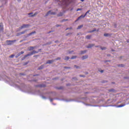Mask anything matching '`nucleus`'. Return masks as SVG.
Returning a JSON list of instances; mask_svg holds the SVG:
<instances>
[{
    "instance_id": "obj_26",
    "label": "nucleus",
    "mask_w": 129,
    "mask_h": 129,
    "mask_svg": "<svg viewBox=\"0 0 129 129\" xmlns=\"http://www.w3.org/2000/svg\"><path fill=\"white\" fill-rule=\"evenodd\" d=\"M86 52V50L82 51H81V54H84Z\"/></svg>"
},
{
    "instance_id": "obj_16",
    "label": "nucleus",
    "mask_w": 129,
    "mask_h": 129,
    "mask_svg": "<svg viewBox=\"0 0 129 129\" xmlns=\"http://www.w3.org/2000/svg\"><path fill=\"white\" fill-rule=\"evenodd\" d=\"M82 27H83V25L79 26L77 28V30H80V29H81V28H82Z\"/></svg>"
},
{
    "instance_id": "obj_40",
    "label": "nucleus",
    "mask_w": 129,
    "mask_h": 129,
    "mask_svg": "<svg viewBox=\"0 0 129 129\" xmlns=\"http://www.w3.org/2000/svg\"><path fill=\"white\" fill-rule=\"evenodd\" d=\"M120 67H123V66H122V64H121L120 66H119Z\"/></svg>"
},
{
    "instance_id": "obj_33",
    "label": "nucleus",
    "mask_w": 129,
    "mask_h": 129,
    "mask_svg": "<svg viewBox=\"0 0 129 129\" xmlns=\"http://www.w3.org/2000/svg\"><path fill=\"white\" fill-rule=\"evenodd\" d=\"M80 76V77H85V76H83L82 75H81Z\"/></svg>"
},
{
    "instance_id": "obj_41",
    "label": "nucleus",
    "mask_w": 129,
    "mask_h": 129,
    "mask_svg": "<svg viewBox=\"0 0 129 129\" xmlns=\"http://www.w3.org/2000/svg\"><path fill=\"white\" fill-rule=\"evenodd\" d=\"M109 92L112 91V90H109Z\"/></svg>"
},
{
    "instance_id": "obj_47",
    "label": "nucleus",
    "mask_w": 129,
    "mask_h": 129,
    "mask_svg": "<svg viewBox=\"0 0 129 129\" xmlns=\"http://www.w3.org/2000/svg\"><path fill=\"white\" fill-rule=\"evenodd\" d=\"M125 78V79H126V78Z\"/></svg>"
},
{
    "instance_id": "obj_34",
    "label": "nucleus",
    "mask_w": 129,
    "mask_h": 129,
    "mask_svg": "<svg viewBox=\"0 0 129 129\" xmlns=\"http://www.w3.org/2000/svg\"><path fill=\"white\" fill-rule=\"evenodd\" d=\"M87 13L86 12L85 14V15H84L85 17H86V16H87Z\"/></svg>"
},
{
    "instance_id": "obj_38",
    "label": "nucleus",
    "mask_w": 129,
    "mask_h": 129,
    "mask_svg": "<svg viewBox=\"0 0 129 129\" xmlns=\"http://www.w3.org/2000/svg\"><path fill=\"white\" fill-rule=\"evenodd\" d=\"M56 27H60V25H56Z\"/></svg>"
},
{
    "instance_id": "obj_20",
    "label": "nucleus",
    "mask_w": 129,
    "mask_h": 129,
    "mask_svg": "<svg viewBox=\"0 0 129 129\" xmlns=\"http://www.w3.org/2000/svg\"><path fill=\"white\" fill-rule=\"evenodd\" d=\"M104 36L105 37H108V36H110V35H109V34H108V33H105V34H104Z\"/></svg>"
},
{
    "instance_id": "obj_23",
    "label": "nucleus",
    "mask_w": 129,
    "mask_h": 129,
    "mask_svg": "<svg viewBox=\"0 0 129 129\" xmlns=\"http://www.w3.org/2000/svg\"><path fill=\"white\" fill-rule=\"evenodd\" d=\"M76 58H77L76 56H73L71 58V59H76Z\"/></svg>"
},
{
    "instance_id": "obj_30",
    "label": "nucleus",
    "mask_w": 129,
    "mask_h": 129,
    "mask_svg": "<svg viewBox=\"0 0 129 129\" xmlns=\"http://www.w3.org/2000/svg\"><path fill=\"white\" fill-rule=\"evenodd\" d=\"M75 67H76V68H77V69L79 68V67H78V66H77L76 65H75Z\"/></svg>"
},
{
    "instance_id": "obj_8",
    "label": "nucleus",
    "mask_w": 129,
    "mask_h": 129,
    "mask_svg": "<svg viewBox=\"0 0 129 129\" xmlns=\"http://www.w3.org/2000/svg\"><path fill=\"white\" fill-rule=\"evenodd\" d=\"M82 18H85V16H84V15H81L79 17H78V18L75 22H77V21H79V20H80V19H82Z\"/></svg>"
},
{
    "instance_id": "obj_27",
    "label": "nucleus",
    "mask_w": 129,
    "mask_h": 129,
    "mask_svg": "<svg viewBox=\"0 0 129 129\" xmlns=\"http://www.w3.org/2000/svg\"><path fill=\"white\" fill-rule=\"evenodd\" d=\"M101 50H105V49H106V47H101Z\"/></svg>"
},
{
    "instance_id": "obj_1",
    "label": "nucleus",
    "mask_w": 129,
    "mask_h": 129,
    "mask_svg": "<svg viewBox=\"0 0 129 129\" xmlns=\"http://www.w3.org/2000/svg\"><path fill=\"white\" fill-rule=\"evenodd\" d=\"M37 53H39V51L33 50L31 53L27 54L24 56V59H25V58H27V57L29 56H31L32 55H33V54H37Z\"/></svg>"
},
{
    "instance_id": "obj_14",
    "label": "nucleus",
    "mask_w": 129,
    "mask_h": 129,
    "mask_svg": "<svg viewBox=\"0 0 129 129\" xmlns=\"http://www.w3.org/2000/svg\"><path fill=\"white\" fill-rule=\"evenodd\" d=\"M33 34H36V31H33L28 34V36H32Z\"/></svg>"
},
{
    "instance_id": "obj_18",
    "label": "nucleus",
    "mask_w": 129,
    "mask_h": 129,
    "mask_svg": "<svg viewBox=\"0 0 129 129\" xmlns=\"http://www.w3.org/2000/svg\"><path fill=\"white\" fill-rule=\"evenodd\" d=\"M38 15V13L36 12L34 15H30V17H35V16H37Z\"/></svg>"
},
{
    "instance_id": "obj_13",
    "label": "nucleus",
    "mask_w": 129,
    "mask_h": 129,
    "mask_svg": "<svg viewBox=\"0 0 129 129\" xmlns=\"http://www.w3.org/2000/svg\"><path fill=\"white\" fill-rule=\"evenodd\" d=\"M24 53H25V52H24V51H21V52H20L18 54V56H16V58H18V57H19V56H21V55L24 54Z\"/></svg>"
},
{
    "instance_id": "obj_6",
    "label": "nucleus",
    "mask_w": 129,
    "mask_h": 129,
    "mask_svg": "<svg viewBox=\"0 0 129 129\" xmlns=\"http://www.w3.org/2000/svg\"><path fill=\"white\" fill-rule=\"evenodd\" d=\"M99 32V28L96 30V28H94V29L91 31H88V33H93V32Z\"/></svg>"
},
{
    "instance_id": "obj_10",
    "label": "nucleus",
    "mask_w": 129,
    "mask_h": 129,
    "mask_svg": "<svg viewBox=\"0 0 129 129\" xmlns=\"http://www.w3.org/2000/svg\"><path fill=\"white\" fill-rule=\"evenodd\" d=\"M53 62H54V60H47V61L46 62V64H52Z\"/></svg>"
},
{
    "instance_id": "obj_37",
    "label": "nucleus",
    "mask_w": 129,
    "mask_h": 129,
    "mask_svg": "<svg viewBox=\"0 0 129 129\" xmlns=\"http://www.w3.org/2000/svg\"><path fill=\"white\" fill-rule=\"evenodd\" d=\"M40 86V87H45V86H43V85H41Z\"/></svg>"
},
{
    "instance_id": "obj_45",
    "label": "nucleus",
    "mask_w": 129,
    "mask_h": 129,
    "mask_svg": "<svg viewBox=\"0 0 129 129\" xmlns=\"http://www.w3.org/2000/svg\"><path fill=\"white\" fill-rule=\"evenodd\" d=\"M96 47L97 48H98L99 46H96Z\"/></svg>"
},
{
    "instance_id": "obj_24",
    "label": "nucleus",
    "mask_w": 129,
    "mask_h": 129,
    "mask_svg": "<svg viewBox=\"0 0 129 129\" xmlns=\"http://www.w3.org/2000/svg\"><path fill=\"white\" fill-rule=\"evenodd\" d=\"M67 30H72V27L71 28H67L66 30L67 31Z\"/></svg>"
},
{
    "instance_id": "obj_9",
    "label": "nucleus",
    "mask_w": 129,
    "mask_h": 129,
    "mask_svg": "<svg viewBox=\"0 0 129 129\" xmlns=\"http://www.w3.org/2000/svg\"><path fill=\"white\" fill-rule=\"evenodd\" d=\"M94 46V44H89V45L87 46V48H88V49H89L90 48H92V47H93Z\"/></svg>"
},
{
    "instance_id": "obj_2",
    "label": "nucleus",
    "mask_w": 129,
    "mask_h": 129,
    "mask_svg": "<svg viewBox=\"0 0 129 129\" xmlns=\"http://www.w3.org/2000/svg\"><path fill=\"white\" fill-rule=\"evenodd\" d=\"M16 40H7L6 43H7L8 45H13L15 42H16Z\"/></svg>"
},
{
    "instance_id": "obj_42",
    "label": "nucleus",
    "mask_w": 129,
    "mask_h": 129,
    "mask_svg": "<svg viewBox=\"0 0 129 129\" xmlns=\"http://www.w3.org/2000/svg\"><path fill=\"white\" fill-rule=\"evenodd\" d=\"M81 2H84V0H81Z\"/></svg>"
},
{
    "instance_id": "obj_19",
    "label": "nucleus",
    "mask_w": 129,
    "mask_h": 129,
    "mask_svg": "<svg viewBox=\"0 0 129 129\" xmlns=\"http://www.w3.org/2000/svg\"><path fill=\"white\" fill-rule=\"evenodd\" d=\"M91 38V35H87L86 36V38L89 39Z\"/></svg>"
},
{
    "instance_id": "obj_22",
    "label": "nucleus",
    "mask_w": 129,
    "mask_h": 129,
    "mask_svg": "<svg viewBox=\"0 0 129 129\" xmlns=\"http://www.w3.org/2000/svg\"><path fill=\"white\" fill-rule=\"evenodd\" d=\"M64 60H69V57L68 56H66L64 58Z\"/></svg>"
},
{
    "instance_id": "obj_15",
    "label": "nucleus",
    "mask_w": 129,
    "mask_h": 129,
    "mask_svg": "<svg viewBox=\"0 0 129 129\" xmlns=\"http://www.w3.org/2000/svg\"><path fill=\"white\" fill-rule=\"evenodd\" d=\"M43 68H44V65L39 67L38 69V70H41V69H43Z\"/></svg>"
},
{
    "instance_id": "obj_29",
    "label": "nucleus",
    "mask_w": 129,
    "mask_h": 129,
    "mask_svg": "<svg viewBox=\"0 0 129 129\" xmlns=\"http://www.w3.org/2000/svg\"><path fill=\"white\" fill-rule=\"evenodd\" d=\"M28 63H29V61L26 62H25V63H24V66H26V65H27V64H28Z\"/></svg>"
},
{
    "instance_id": "obj_3",
    "label": "nucleus",
    "mask_w": 129,
    "mask_h": 129,
    "mask_svg": "<svg viewBox=\"0 0 129 129\" xmlns=\"http://www.w3.org/2000/svg\"><path fill=\"white\" fill-rule=\"evenodd\" d=\"M4 32V25L3 23H0V33Z\"/></svg>"
},
{
    "instance_id": "obj_39",
    "label": "nucleus",
    "mask_w": 129,
    "mask_h": 129,
    "mask_svg": "<svg viewBox=\"0 0 129 129\" xmlns=\"http://www.w3.org/2000/svg\"><path fill=\"white\" fill-rule=\"evenodd\" d=\"M100 72H101V73H103V70H101V71H100Z\"/></svg>"
},
{
    "instance_id": "obj_17",
    "label": "nucleus",
    "mask_w": 129,
    "mask_h": 129,
    "mask_svg": "<svg viewBox=\"0 0 129 129\" xmlns=\"http://www.w3.org/2000/svg\"><path fill=\"white\" fill-rule=\"evenodd\" d=\"M124 105H125V104H121L117 106V107H122L124 106Z\"/></svg>"
},
{
    "instance_id": "obj_43",
    "label": "nucleus",
    "mask_w": 129,
    "mask_h": 129,
    "mask_svg": "<svg viewBox=\"0 0 129 129\" xmlns=\"http://www.w3.org/2000/svg\"><path fill=\"white\" fill-rule=\"evenodd\" d=\"M52 31H49V32H48V34H50V33H51Z\"/></svg>"
},
{
    "instance_id": "obj_11",
    "label": "nucleus",
    "mask_w": 129,
    "mask_h": 129,
    "mask_svg": "<svg viewBox=\"0 0 129 129\" xmlns=\"http://www.w3.org/2000/svg\"><path fill=\"white\" fill-rule=\"evenodd\" d=\"M26 32H27V30H25L24 31L20 32L19 33H18L17 34V36H20V35H23V34H25V33H26Z\"/></svg>"
},
{
    "instance_id": "obj_4",
    "label": "nucleus",
    "mask_w": 129,
    "mask_h": 129,
    "mask_svg": "<svg viewBox=\"0 0 129 129\" xmlns=\"http://www.w3.org/2000/svg\"><path fill=\"white\" fill-rule=\"evenodd\" d=\"M29 26L30 25H29V24H24L20 27V29L22 30V29H24L25 28H28V27H29Z\"/></svg>"
},
{
    "instance_id": "obj_28",
    "label": "nucleus",
    "mask_w": 129,
    "mask_h": 129,
    "mask_svg": "<svg viewBox=\"0 0 129 129\" xmlns=\"http://www.w3.org/2000/svg\"><path fill=\"white\" fill-rule=\"evenodd\" d=\"M82 10V9L79 8L77 10V12H78V11H81Z\"/></svg>"
},
{
    "instance_id": "obj_12",
    "label": "nucleus",
    "mask_w": 129,
    "mask_h": 129,
    "mask_svg": "<svg viewBox=\"0 0 129 129\" xmlns=\"http://www.w3.org/2000/svg\"><path fill=\"white\" fill-rule=\"evenodd\" d=\"M87 58H88V56L85 55V56H82V60H85V59H87Z\"/></svg>"
},
{
    "instance_id": "obj_46",
    "label": "nucleus",
    "mask_w": 129,
    "mask_h": 129,
    "mask_svg": "<svg viewBox=\"0 0 129 129\" xmlns=\"http://www.w3.org/2000/svg\"><path fill=\"white\" fill-rule=\"evenodd\" d=\"M66 21V20H63V22H64V21Z\"/></svg>"
},
{
    "instance_id": "obj_25",
    "label": "nucleus",
    "mask_w": 129,
    "mask_h": 129,
    "mask_svg": "<svg viewBox=\"0 0 129 129\" xmlns=\"http://www.w3.org/2000/svg\"><path fill=\"white\" fill-rule=\"evenodd\" d=\"M14 57H15V55L12 54L10 56V58H14Z\"/></svg>"
},
{
    "instance_id": "obj_44",
    "label": "nucleus",
    "mask_w": 129,
    "mask_h": 129,
    "mask_svg": "<svg viewBox=\"0 0 129 129\" xmlns=\"http://www.w3.org/2000/svg\"><path fill=\"white\" fill-rule=\"evenodd\" d=\"M38 55H34V57H37Z\"/></svg>"
},
{
    "instance_id": "obj_21",
    "label": "nucleus",
    "mask_w": 129,
    "mask_h": 129,
    "mask_svg": "<svg viewBox=\"0 0 129 129\" xmlns=\"http://www.w3.org/2000/svg\"><path fill=\"white\" fill-rule=\"evenodd\" d=\"M63 16V13H60L58 15V17H62Z\"/></svg>"
},
{
    "instance_id": "obj_35",
    "label": "nucleus",
    "mask_w": 129,
    "mask_h": 129,
    "mask_svg": "<svg viewBox=\"0 0 129 129\" xmlns=\"http://www.w3.org/2000/svg\"><path fill=\"white\" fill-rule=\"evenodd\" d=\"M90 12V10H88L86 13H87V14H89V13Z\"/></svg>"
},
{
    "instance_id": "obj_5",
    "label": "nucleus",
    "mask_w": 129,
    "mask_h": 129,
    "mask_svg": "<svg viewBox=\"0 0 129 129\" xmlns=\"http://www.w3.org/2000/svg\"><path fill=\"white\" fill-rule=\"evenodd\" d=\"M56 13L55 12H52V11H49L47 12V13L46 14V16H48V15H55Z\"/></svg>"
},
{
    "instance_id": "obj_36",
    "label": "nucleus",
    "mask_w": 129,
    "mask_h": 129,
    "mask_svg": "<svg viewBox=\"0 0 129 129\" xmlns=\"http://www.w3.org/2000/svg\"><path fill=\"white\" fill-rule=\"evenodd\" d=\"M69 35H70V33H67L66 36H69Z\"/></svg>"
},
{
    "instance_id": "obj_7",
    "label": "nucleus",
    "mask_w": 129,
    "mask_h": 129,
    "mask_svg": "<svg viewBox=\"0 0 129 129\" xmlns=\"http://www.w3.org/2000/svg\"><path fill=\"white\" fill-rule=\"evenodd\" d=\"M36 46H30L28 47V51H33L34 49H35Z\"/></svg>"
},
{
    "instance_id": "obj_32",
    "label": "nucleus",
    "mask_w": 129,
    "mask_h": 129,
    "mask_svg": "<svg viewBox=\"0 0 129 129\" xmlns=\"http://www.w3.org/2000/svg\"><path fill=\"white\" fill-rule=\"evenodd\" d=\"M60 57H57L55 60H60Z\"/></svg>"
},
{
    "instance_id": "obj_31",
    "label": "nucleus",
    "mask_w": 129,
    "mask_h": 129,
    "mask_svg": "<svg viewBox=\"0 0 129 129\" xmlns=\"http://www.w3.org/2000/svg\"><path fill=\"white\" fill-rule=\"evenodd\" d=\"M31 15H33V13H30L28 14L29 16H31Z\"/></svg>"
}]
</instances>
